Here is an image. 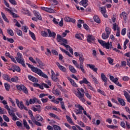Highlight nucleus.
<instances>
[{"label": "nucleus", "instance_id": "72a5a7b5", "mask_svg": "<svg viewBox=\"0 0 130 130\" xmlns=\"http://www.w3.org/2000/svg\"><path fill=\"white\" fill-rule=\"evenodd\" d=\"M94 20L96 22V23H98V24H100L101 23L100 19L99 18V17H98V15H94L93 17Z\"/></svg>", "mask_w": 130, "mask_h": 130}, {"label": "nucleus", "instance_id": "49530a36", "mask_svg": "<svg viewBox=\"0 0 130 130\" xmlns=\"http://www.w3.org/2000/svg\"><path fill=\"white\" fill-rule=\"evenodd\" d=\"M82 110H84V108L83 109H78V110H76L75 111V113H76L77 115L82 114V113H83V111H82Z\"/></svg>", "mask_w": 130, "mask_h": 130}, {"label": "nucleus", "instance_id": "393cba45", "mask_svg": "<svg viewBox=\"0 0 130 130\" xmlns=\"http://www.w3.org/2000/svg\"><path fill=\"white\" fill-rule=\"evenodd\" d=\"M80 5L83 6L84 8H86L88 6V0H82L80 2Z\"/></svg>", "mask_w": 130, "mask_h": 130}, {"label": "nucleus", "instance_id": "e433bc0d", "mask_svg": "<svg viewBox=\"0 0 130 130\" xmlns=\"http://www.w3.org/2000/svg\"><path fill=\"white\" fill-rule=\"evenodd\" d=\"M121 16L122 17H123V19L124 21H125L126 19H127V14H126L125 12H122Z\"/></svg>", "mask_w": 130, "mask_h": 130}, {"label": "nucleus", "instance_id": "2f4dec72", "mask_svg": "<svg viewBox=\"0 0 130 130\" xmlns=\"http://www.w3.org/2000/svg\"><path fill=\"white\" fill-rule=\"evenodd\" d=\"M105 31L106 32L107 35L109 36L111 33V28L109 27H106L105 28Z\"/></svg>", "mask_w": 130, "mask_h": 130}, {"label": "nucleus", "instance_id": "a211bd4d", "mask_svg": "<svg viewBox=\"0 0 130 130\" xmlns=\"http://www.w3.org/2000/svg\"><path fill=\"white\" fill-rule=\"evenodd\" d=\"M28 78L30 80V81L33 82V83H38V79H37V78L34 77V76L28 75Z\"/></svg>", "mask_w": 130, "mask_h": 130}, {"label": "nucleus", "instance_id": "4d7b16f0", "mask_svg": "<svg viewBox=\"0 0 130 130\" xmlns=\"http://www.w3.org/2000/svg\"><path fill=\"white\" fill-rule=\"evenodd\" d=\"M46 12H47L48 13H54V10L51 8H47Z\"/></svg>", "mask_w": 130, "mask_h": 130}, {"label": "nucleus", "instance_id": "680f3d73", "mask_svg": "<svg viewBox=\"0 0 130 130\" xmlns=\"http://www.w3.org/2000/svg\"><path fill=\"white\" fill-rule=\"evenodd\" d=\"M16 32L18 36H22L23 35V32H22L21 30L20 29H17Z\"/></svg>", "mask_w": 130, "mask_h": 130}, {"label": "nucleus", "instance_id": "9b49d317", "mask_svg": "<svg viewBox=\"0 0 130 130\" xmlns=\"http://www.w3.org/2000/svg\"><path fill=\"white\" fill-rule=\"evenodd\" d=\"M56 64L61 72H63V73H67V68H66V67L61 66L58 62H56Z\"/></svg>", "mask_w": 130, "mask_h": 130}, {"label": "nucleus", "instance_id": "c9c22d12", "mask_svg": "<svg viewBox=\"0 0 130 130\" xmlns=\"http://www.w3.org/2000/svg\"><path fill=\"white\" fill-rule=\"evenodd\" d=\"M7 33L10 35V36H14V31L12 30L11 28H8L7 29Z\"/></svg>", "mask_w": 130, "mask_h": 130}, {"label": "nucleus", "instance_id": "c03bdc74", "mask_svg": "<svg viewBox=\"0 0 130 130\" xmlns=\"http://www.w3.org/2000/svg\"><path fill=\"white\" fill-rule=\"evenodd\" d=\"M66 118L67 119V121L68 122H69V123H74V122H73V120L72 119L71 117H70L69 116L67 115L66 116Z\"/></svg>", "mask_w": 130, "mask_h": 130}, {"label": "nucleus", "instance_id": "052dcab7", "mask_svg": "<svg viewBox=\"0 0 130 130\" xmlns=\"http://www.w3.org/2000/svg\"><path fill=\"white\" fill-rule=\"evenodd\" d=\"M108 60L110 64H113V59L111 58V57H108Z\"/></svg>", "mask_w": 130, "mask_h": 130}, {"label": "nucleus", "instance_id": "603ef678", "mask_svg": "<svg viewBox=\"0 0 130 130\" xmlns=\"http://www.w3.org/2000/svg\"><path fill=\"white\" fill-rule=\"evenodd\" d=\"M41 35L43 36V37H47V36H48V34L45 31H42Z\"/></svg>", "mask_w": 130, "mask_h": 130}, {"label": "nucleus", "instance_id": "09e8293b", "mask_svg": "<svg viewBox=\"0 0 130 130\" xmlns=\"http://www.w3.org/2000/svg\"><path fill=\"white\" fill-rule=\"evenodd\" d=\"M32 110L35 112H36V111H38L39 113H40L41 112V109H38L35 108V107H32Z\"/></svg>", "mask_w": 130, "mask_h": 130}, {"label": "nucleus", "instance_id": "c756f323", "mask_svg": "<svg viewBox=\"0 0 130 130\" xmlns=\"http://www.w3.org/2000/svg\"><path fill=\"white\" fill-rule=\"evenodd\" d=\"M118 101L122 106H125V102L122 99L118 98Z\"/></svg>", "mask_w": 130, "mask_h": 130}, {"label": "nucleus", "instance_id": "4468645a", "mask_svg": "<svg viewBox=\"0 0 130 130\" xmlns=\"http://www.w3.org/2000/svg\"><path fill=\"white\" fill-rule=\"evenodd\" d=\"M67 79L70 82L73 87H75V88H78V84H77V83L75 82L74 80H73L71 77H68Z\"/></svg>", "mask_w": 130, "mask_h": 130}, {"label": "nucleus", "instance_id": "f03ea898", "mask_svg": "<svg viewBox=\"0 0 130 130\" xmlns=\"http://www.w3.org/2000/svg\"><path fill=\"white\" fill-rule=\"evenodd\" d=\"M26 64L28 66L29 69H31V70L34 73L37 74V75H39V76H40L41 77H43V78H45V79H48V76H47L46 74H44V73H43L41 70L36 67H34V66L32 65L29 64V63H26Z\"/></svg>", "mask_w": 130, "mask_h": 130}, {"label": "nucleus", "instance_id": "7c9ffc66", "mask_svg": "<svg viewBox=\"0 0 130 130\" xmlns=\"http://www.w3.org/2000/svg\"><path fill=\"white\" fill-rule=\"evenodd\" d=\"M49 115L51 117H53L54 118H55L56 119H58V120H60V118H59L56 115L53 114V113H50Z\"/></svg>", "mask_w": 130, "mask_h": 130}, {"label": "nucleus", "instance_id": "412c9836", "mask_svg": "<svg viewBox=\"0 0 130 130\" xmlns=\"http://www.w3.org/2000/svg\"><path fill=\"white\" fill-rule=\"evenodd\" d=\"M36 60H37L38 63H39V68H40V69H43L44 64L42 62L41 60H40V59L38 58H36Z\"/></svg>", "mask_w": 130, "mask_h": 130}, {"label": "nucleus", "instance_id": "473e14b6", "mask_svg": "<svg viewBox=\"0 0 130 130\" xmlns=\"http://www.w3.org/2000/svg\"><path fill=\"white\" fill-rule=\"evenodd\" d=\"M3 79L6 80V81H8V82H11V78L9 77V75L4 74L3 76Z\"/></svg>", "mask_w": 130, "mask_h": 130}, {"label": "nucleus", "instance_id": "4c0bfd02", "mask_svg": "<svg viewBox=\"0 0 130 130\" xmlns=\"http://www.w3.org/2000/svg\"><path fill=\"white\" fill-rule=\"evenodd\" d=\"M87 87L89 90L93 91V92H96V91L95 90V88H94V87L91 86V83L90 82L87 84Z\"/></svg>", "mask_w": 130, "mask_h": 130}, {"label": "nucleus", "instance_id": "a18cd8bd", "mask_svg": "<svg viewBox=\"0 0 130 130\" xmlns=\"http://www.w3.org/2000/svg\"><path fill=\"white\" fill-rule=\"evenodd\" d=\"M113 29L114 31H116V30H117V29L119 30V27H118V25L115 23L114 24H113Z\"/></svg>", "mask_w": 130, "mask_h": 130}, {"label": "nucleus", "instance_id": "0e129e2a", "mask_svg": "<svg viewBox=\"0 0 130 130\" xmlns=\"http://www.w3.org/2000/svg\"><path fill=\"white\" fill-rule=\"evenodd\" d=\"M34 123L36 124V125H37L38 126H41L42 125V124L37 120L35 121Z\"/></svg>", "mask_w": 130, "mask_h": 130}, {"label": "nucleus", "instance_id": "864d4df0", "mask_svg": "<svg viewBox=\"0 0 130 130\" xmlns=\"http://www.w3.org/2000/svg\"><path fill=\"white\" fill-rule=\"evenodd\" d=\"M60 103L61 104V109L65 111L67 110V109H66V106H64V103L63 102H60Z\"/></svg>", "mask_w": 130, "mask_h": 130}, {"label": "nucleus", "instance_id": "5fc2aeb1", "mask_svg": "<svg viewBox=\"0 0 130 130\" xmlns=\"http://www.w3.org/2000/svg\"><path fill=\"white\" fill-rule=\"evenodd\" d=\"M53 126L54 130H61V128L58 125H54Z\"/></svg>", "mask_w": 130, "mask_h": 130}, {"label": "nucleus", "instance_id": "6e6d98bb", "mask_svg": "<svg viewBox=\"0 0 130 130\" xmlns=\"http://www.w3.org/2000/svg\"><path fill=\"white\" fill-rule=\"evenodd\" d=\"M3 118L4 120H5V121H7V122H9L10 121V119L6 115H3Z\"/></svg>", "mask_w": 130, "mask_h": 130}, {"label": "nucleus", "instance_id": "6ab92c4d", "mask_svg": "<svg viewBox=\"0 0 130 130\" xmlns=\"http://www.w3.org/2000/svg\"><path fill=\"white\" fill-rule=\"evenodd\" d=\"M33 13L35 15V16L37 18L38 20H40V21H41L42 20V18L41 17V15H40V14L39 12H37L36 11H34Z\"/></svg>", "mask_w": 130, "mask_h": 130}, {"label": "nucleus", "instance_id": "5701e85b", "mask_svg": "<svg viewBox=\"0 0 130 130\" xmlns=\"http://www.w3.org/2000/svg\"><path fill=\"white\" fill-rule=\"evenodd\" d=\"M69 69L72 74H77V70L73 67V66L70 65L69 66Z\"/></svg>", "mask_w": 130, "mask_h": 130}, {"label": "nucleus", "instance_id": "4be33fe9", "mask_svg": "<svg viewBox=\"0 0 130 130\" xmlns=\"http://www.w3.org/2000/svg\"><path fill=\"white\" fill-rule=\"evenodd\" d=\"M124 95L125 96L127 101L130 103V95L128 94V92H127L126 91H123Z\"/></svg>", "mask_w": 130, "mask_h": 130}, {"label": "nucleus", "instance_id": "c85d7f7f", "mask_svg": "<svg viewBox=\"0 0 130 130\" xmlns=\"http://www.w3.org/2000/svg\"><path fill=\"white\" fill-rule=\"evenodd\" d=\"M36 119L37 121H43V118L39 115H36Z\"/></svg>", "mask_w": 130, "mask_h": 130}, {"label": "nucleus", "instance_id": "de8ad7c7", "mask_svg": "<svg viewBox=\"0 0 130 130\" xmlns=\"http://www.w3.org/2000/svg\"><path fill=\"white\" fill-rule=\"evenodd\" d=\"M63 38L60 35H57V42H60Z\"/></svg>", "mask_w": 130, "mask_h": 130}, {"label": "nucleus", "instance_id": "69168bd1", "mask_svg": "<svg viewBox=\"0 0 130 130\" xmlns=\"http://www.w3.org/2000/svg\"><path fill=\"white\" fill-rule=\"evenodd\" d=\"M45 54L46 55H51V51H50V50L49 49L47 48V52L45 53Z\"/></svg>", "mask_w": 130, "mask_h": 130}, {"label": "nucleus", "instance_id": "423d86ee", "mask_svg": "<svg viewBox=\"0 0 130 130\" xmlns=\"http://www.w3.org/2000/svg\"><path fill=\"white\" fill-rule=\"evenodd\" d=\"M98 41L102 46L105 47L106 49L110 48V43L109 42L106 43L102 40H98Z\"/></svg>", "mask_w": 130, "mask_h": 130}, {"label": "nucleus", "instance_id": "aec40b11", "mask_svg": "<svg viewBox=\"0 0 130 130\" xmlns=\"http://www.w3.org/2000/svg\"><path fill=\"white\" fill-rule=\"evenodd\" d=\"M12 69L13 70V73H15V72H18L19 73V72H21V69H20V67H19V66H17L16 65H13L12 66Z\"/></svg>", "mask_w": 130, "mask_h": 130}, {"label": "nucleus", "instance_id": "774afa93", "mask_svg": "<svg viewBox=\"0 0 130 130\" xmlns=\"http://www.w3.org/2000/svg\"><path fill=\"white\" fill-rule=\"evenodd\" d=\"M29 59L30 61H31V62H32V63H37V62H36V61H35V60H34L33 57H29Z\"/></svg>", "mask_w": 130, "mask_h": 130}, {"label": "nucleus", "instance_id": "7ed1b4c3", "mask_svg": "<svg viewBox=\"0 0 130 130\" xmlns=\"http://www.w3.org/2000/svg\"><path fill=\"white\" fill-rule=\"evenodd\" d=\"M17 56L15 57L17 62L18 63H20V64H22V67L23 68L26 67V65L25 64V60H24V58H23V55L20 52H17Z\"/></svg>", "mask_w": 130, "mask_h": 130}, {"label": "nucleus", "instance_id": "6e6552de", "mask_svg": "<svg viewBox=\"0 0 130 130\" xmlns=\"http://www.w3.org/2000/svg\"><path fill=\"white\" fill-rule=\"evenodd\" d=\"M36 100H37V98H36L30 99L29 101H28V100H26L25 102V104L27 106H29L30 104H34V103H36Z\"/></svg>", "mask_w": 130, "mask_h": 130}, {"label": "nucleus", "instance_id": "13d9d810", "mask_svg": "<svg viewBox=\"0 0 130 130\" xmlns=\"http://www.w3.org/2000/svg\"><path fill=\"white\" fill-rule=\"evenodd\" d=\"M126 33V28H123L121 31V35L124 36Z\"/></svg>", "mask_w": 130, "mask_h": 130}, {"label": "nucleus", "instance_id": "8fccbe9b", "mask_svg": "<svg viewBox=\"0 0 130 130\" xmlns=\"http://www.w3.org/2000/svg\"><path fill=\"white\" fill-rule=\"evenodd\" d=\"M102 38L104 40L107 39L108 38H109V36H108L107 34L106 35L105 33H103L102 35Z\"/></svg>", "mask_w": 130, "mask_h": 130}, {"label": "nucleus", "instance_id": "ddd939ff", "mask_svg": "<svg viewBox=\"0 0 130 130\" xmlns=\"http://www.w3.org/2000/svg\"><path fill=\"white\" fill-rule=\"evenodd\" d=\"M9 115L12 117V120H14V121H16V120H19L18 118H17V116H16V114H15L13 110H12L11 112L9 114Z\"/></svg>", "mask_w": 130, "mask_h": 130}, {"label": "nucleus", "instance_id": "a19ab883", "mask_svg": "<svg viewBox=\"0 0 130 130\" xmlns=\"http://www.w3.org/2000/svg\"><path fill=\"white\" fill-rule=\"evenodd\" d=\"M4 86L7 91H9L10 90V88H11V86L10 85V84H9V83H5L4 84Z\"/></svg>", "mask_w": 130, "mask_h": 130}, {"label": "nucleus", "instance_id": "79ce46f5", "mask_svg": "<svg viewBox=\"0 0 130 130\" xmlns=\"http://www.w3.org/2000/svg\"><path fill=\"white\" fill-rule=\"evenodd\" d=\"M11 81L14 83H17L19 81V78L18 77H14L11 79Z\"/></svg>", "mask_w": 130, "mask_h": 130}, {"label": "nucleus", "instance_id": "39448f33", "mask_svg": "<svg viewBox=\"0 0 130 130\" xmlns=\"http://www.w3.org/2000/svg\"><path fill=\"white\" fill-rule=\"evenodd\" d=\"M15 101L18 107H19L21 109V110H22V109H24V110L28 111V109H27V107L24 105L22 101L20 102V101H19L18 99H16Z\"/></svg>", "mask_w": 130, "mask_h": 130}, {"label": "nucleus", "instance_id": "ea45409f", "mask_svg": "<svg viewBox=\"0 0 130 130\" xmlns=\"http://www.w3.org/2000/svg\"><path fill=\"white\" fill-rule=\"evenodd\" d=\"M29 35L31 37L32 39H33V40H36V37L35 36V34H34L33 32L30 30H29Z\"/></svg>", "mask_w": 130, "mask_h": 130}, {"label": "nucleus", "instance_id": "f8f14e48", "mask_svg": "<svg viewBox=\"0 0 130 130\" xmlns=\"http://www.w3.org/2000/svg\"><path fill=\"white\" fill-rule=\"evenodd\" d=\"M60 45H62L63 46H64L66 48H69V50L70 52L71 53V54L74 55V50L70 45L65 44L64 43H60Z\"/></svg>", "mask_w": 130, "mask_h": 130}, {"label": "nucleus", "instance_id": "9d476101", "mask_svg": "<svg viewBox=\"0 0 130 130\" xmlns=\"http://www.w3.org/2000/svg\"><path fill=\"white\" fill-rule=\"evenodd\" d=\"M101 78L102 80V81L105 83L104 85L105 86L107 85V82H108V78L106 77V76H105L104 73H102L101 75Z\"/></svg>", "mask_w": 130, "mask_h": 130}, {"label": "nucleus", "instance_id": "bb28decb", "mask_svg": "<svg viewBox=\"0 0 130 130\" xmlns=\"http://www.w3.org/2000/svg\"><path fill=\"white\" fill-rule=\"evenodd\" d=\"M59 48L62 52H64V53H66V54H67V55H68V56H69L70 57H72V55H71V54H70V52H69V51L63 49V48H62L61 47H59Z\"/></svg>", "mask_w": 130, "mask_h": 130}, {"label": "nucleus", "instance_id": "20e7f679", "mask_svg": "<svg viewBox=\"0 0 130 130\" xmlns=\"http://www.w3.org/2000/svg\"><path fill=\"white\" fill-rule=\"evenodd\" d=\"M72 62H73V64H74V66H75L76 68H77V69H80L81 70V71L82 73H83V74H86V70H85V67H84L83 64H79V63H78V62H77V61H76L75 60H73Z\"/></svg>", "mask_w": 130, "mask_h": 130}, {"label": "nucleus", "instance_id": "dca6fc26", "mask_svg": "<svg viewBox=\"0 0 130 130\" xmlns=\"http://www.w3.org/2000/svg\"><path fill=\"white\" fill-rule=\"evenodd\" d=\"M87 67H89L91 70H92V71L95 73H97V71H98V68H96L94 64H87Z\"/></svg>", "mask_w": 130, "mask_h": 130}, {"label": "nucleus", "instance_id": "3c124183", "mask_svg": "<svg viewBox=\"0 0 130 130\" xmlns=\"http://www.w3.org/2000/svg\"><path fill=\"white\" fill-rule=\"evenodd\" d=\"M91 78L92 79V81H93L94 83L95 84H98L99 82L98 80H97V78H96L95 77H94L93 75H91Z\"/></svg>", "mask_w": 130, "mask_h": 130}, {"label": "nucleus", "instance_id": "338daca9", "mask_svg": "<svg viewBox=\"0 0 130 130\" xmlns=\"http://www.w3.org/2000/svg\"><path fill=\"white\" fill-rule=\"evenodd\" d=\"M10 3L13 5L14 6H16L17 5V2L15 0H9Z\"/></svg>", "mask_w": 130, "mask_h": 130}, {"label": "nucleus", "instance_id": "58836bf2", "mask_svg": "<svg viewBox=\"0 0 130 130\" xmlns=\"http://www.w3.org/2000/svg\"><path fill=\"white\" fill-rule=\"evenodd\" d=\"M118 79L117 78H115V80L114 81V83L117 85V86H118L119 87H122V85L121 84H120L118 81Z\"/></svg>", "mask_w": 130, "mask_h": 130}, {"label": "nucleus", "instance_id": "0eeeda50", "mask_svg": "<svg viewBox=\"0 0 130 130\" xmlns=\"http://www.w3.org/2000/svg\"><path fill=\"white\" fill-rule=\"evenodd\" d=\"M16 88L19 91H22L25 94H28V89L25 86L23 85H16Z\"/></svg>", "mask_w": 130, "mask_h": 130}, {"label": "nucleus", "instance_id": "1a4fd4ad", "mask_svg": "<svg viewBox=\"0 0 130 130\" xmlns=\"http://www.w3.org/2000/svg\"><path fill=\"white\" fill-rule=\"evenodd\" d=\"M51 78L52 80L54 82H58V81H59L58 77H57V76H55V73H54L53 70L51 71Z\"/></svg>", "mask_w": 130, "mask_h": 130}, {"label": "nucleus", "instance_id": "f704fd0d", "mask_svg": "<svg viewBox=\"0 0 130 130\" xmlns=\"http://www.w3.org/2000/svg\"><path fill=\"white\" fill-rule=\"evenodd\" d=\"M1 15L4 21H5V22H7V23H9V19H8V18L6 16V15H5V13L3 12H1Z\"/></svg>", "mask_w": 130, "mask_h": 130}, {"label": "nucleus", "instance_id": "2eb2a0df", "mask_svg": "<svg viewBox=\"0 0 130 130\" xmlns=\"http://www.w3.org/2000/svg\"><path fill=\"white\" fill-rule=\"evenodd\" d=\"M95 37L93 35H89L87 36V41L89 43H91L92 41H94Z\"/></svg>", "mask_w": 130, "mask_h": 130}, {"label": "nucleus", "instance_id": "37998d69", "mask_svg": "<svg viewBox=\"0 0 130 130\" xmlns=\"http://www.w3.org/2000/svg\"><path fill=\"white\" fill-rule=\"evenodd\" d=\"M52 93L56 96H58L59 95V91L57 89H53L52 90Z\"/></svg>", "mask_w": 130, "mask_h": 130}, {"label": "nucleus", "instance_id": "a878e982", "mask_svg": "<svg viewBox=\"0 0 130 130\" xmlns=\"http://www.w3.org/2000/svg\"><path fill=\"white\" fill-rule=\"evenodd\" d=\"M79 83L81 85H82V84H86V85L90 84V82L88 81V80H87V78H83V80L80 81Z\"/></svg>", "mask_w": 130, "mask_h": 130}, {"label": "nucleus", "instance_id": "bf43d9fd", "mask_svg": "<svg viewBox=\"0 0 130 130\" xmlns=\"http://www.w3.org/2000/svg\"><path fill=\"white\" fill-rule=\"evenodd\" d=\"M5 108H6V109L8 110L9 114H10L12 112V110H11V109H10L8 105H5Z\"/></svg>", "mask_w": 130, "mask_h": 130}, {"label": "nucleus", "instance_id": "b1692460", "mask_svg": "<svg viewBox=\"0 0 130 130\" xmlns=\"http://www.w3.org/2000/svg\"><path fill=\"white\" fill-rule=\"evenodd\" d=\"M84 61H85V58L83 54H81V55L79 56V64H84Z\"/></svg>", "mask_w": 130, "mask_h": 130}, {"label": "nucleus", "instance_id": "f3484780", "mask_svg": "<svg viewBox=\"0 0 130 130\" xmlns=\"http://www.w3.org/2000/svg\"><path fill=\"white\" fill-rule=\"evenodd\" d=\"M48 36L49 37H53V39L55 38V36H56V34L54 32H51L50 29H47Z\"/></svg>", "mask_w": 130, "mask_h": 130}, {"label": "nucleus", "instance_id": "f257e3e1", "mask_svg": "<svg viewBox=\"0 0 130 130\" xmlns=\"http://www.w3.org/2000/svg\"><path fill=\"white\" fill-rule=\"evenodd\" d=\"M77 91H75V94L76 96L79 98L80 101H82V102H86V100H85V95L86 96L87 98H88V99L91 100L92 99V96L90 95V94L88 92V91L85 92V90H84V89L82 88H77Z\"/></svg>", "mask_w": 130, "mask_h": 130}, {"label": "nucleus", "instance_id": "cd10ccee", "mask_svg": "<svg viewBox=\"0 0 130 130\" xmlns=\"http://www.w3.org/2000/svg\"><path fill=\"white\" fill-rule=\"evenodd\" d=\"M23 122L24 127H25L26 129H30V126H29V124H28V123H27V121H26L25 119H23Z\"/></svg>", "mask_w": 130, "mask_h": 130}, {"label": "nucleus", "instance_id": "e2e57ef3", "mask_svg": "<svg viewBox=\"0 0 130 130\" xmlns=\"http://www.w3.org/2000/svg\"><path fill=\"white\" fill-rule=\"evenodd\" d=\"M101 11L102 14H104V13H106V8L104 7L101 8Z\"/></svg>", "mask_w": 130, "mask_h": 130}]
</instances>
